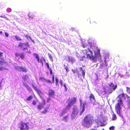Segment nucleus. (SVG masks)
Returning a JSON list of instances; mask_svg holds the SVG:
<instances>
[{
	"instance_id": "nucleus-1",
	"label": "nucleus",
	"mask_w": 130,
	"mask_h": 130,
	"mask_svg": "<svg viewBox=\"0 0 130 130\" xmlns=\"http://www.w3.org/2000/svg\"><path fill=\"white\" fill-rule=\"evenodd\" d=\"M93 117L90 115H86L84 118L82 123V125L84 127L89 128L90 127L93 123Z\"/></svg>"
},
{
	"instance_id": "nucleus-2",
	"label": "nucleus",
	"mask_w": 130,
	"mask_h": 130,
	"mask_svg": "<svg viewBox=\"0 0 130 130\" xmlns=\"http://www.w3.org/2000/svg\"><path fill=\"white\" fill-rule=\"evenodd\" d=\"M83 53L85 54H87V58L89 59L92 62H96L97 61L96 58L98 57L97 56H93V52L89 48L83 51Z\"/></svg>"
},
{
	"instance_id": "nucleus-3",
	"label": "nucleus",
	"mask_w": 130,
	"mask_h": 130,
	"mask_svg": "<svg viewBox=\"0 0 130 130\" xmlns=\"http://www.w3.org/2000/svg\"><path fill=\"white\" fill-rule=\"evenodd\" d=\"M77 101V99L76 97H73L72 98L70 102L68 103L66 107V109H70L71 106L76 103Z\"/></svg>"
},
{
	"instance_id": "nucleus-4",
	"label": "nucleus",
	"mask_w": 130,
	"mask_h": 130,
	"mask_svg": "<svg viewBox=\"0 0 130 130\" xmlns=\"http://www.w3.org/2000/svg\"><path fill=\"white\" fill-rule=\"evenodd\" d=\"M118 102L116 104L115 106V109L116 110L117 113L118 114H120V110L122 108L121 107V105L123 104V102L122 100H118L117 101Z\"/></svg>"
},
{
	"instance_id": "nucleus-5",
	"label": "nucleus",
	"mask_w": 130,
	"mask_h": 130,
	"mask_svg": "<svg viewBox=\"0 0 130 130\" xmlns=\"http://www.w3.org/2000/svg\"><path fill=\"white\" fill-rule=\"evenodd\" d=\"M18 127L21 130H27L29 129L27 123H25L22 121L18 123Z\"/></svg>"
},
{
	"instance_id": "nucleus-6",
	"label": "nucleus",
	"mask_w": 130,
	"mask_h": 130,
	"mask_svg": "<svg viewBox=\"0 0 130 130\" xmlns=\"http://www.w3.org/2000/svg\"><path fill=\"white\" fill-rule=\"evenodd\" d=\"M80 102V107H82V109L79 113V115L81 116L85 110V105H86L87 103L86 102L82 103V101L81 99H79Z\"/></svg>"
},
{
	"instance_id": "nucleus-7",
	"label": "nucleus",
	"mask_w": 130,
	"mask_h": 130,
	"mask_svg": "<svg viewBox=\"0 0 130 130\" xmlns=\"http://www.w3.org/2000/svg\"><path fill=\"white\" fill-rule=\"evenodd\" d=\"M78 112V111L77 107L75 105L74 106L73 108V111L72 114V116H76Z\"/></svg>"
},
{
	"instance_id": "nucleus-8",
	"label": "nucleus",
	"mask_w": 130,
	"mask_h": 130,
	"mask_svg": "<svg viewBox=\"0 0 130 130\" xmlns=\"http://www.w3.org/2000/svg\"><path fill=\"white\" fill-rule=\"evenodd\" d=\"M33 55L37 59V61L39 63H41L42 64V66H43V59H40L38 55L35 53H34Z\"/></svg>"
},
{
	"instance_id": "nucleus-9",
	"label": "nucleus",
	"mask_w": 130,
	"mask_h": 130,
	"mask_svg": "<svg viewBox=\"0 0 130 130\" xmlns=\"http://www.w3.org/2000/svg\"><path fill=\"white\" fill-rule=\"evenodd\" d=\"M109 86L110 87V90L111 92L110 93L112 92L113 91L115 90L117 88V85L115 86L113 83H110L108 84Z\"/></svg>"
},
{
	"instance_id": "nucleus-10",
	"label": "nucleus",
	"mask_w": 130,
	"mask_h": 130,
	"mask_svg": "<svg viewBox=\"0 0 130 130\" xmlns=\"http://www.w3.org/2000/svg\"><path fill=\"white\" fill-rule=\"evenodd\" d=\"M55 92L53 90L50 89L49 90L48 93V95L49 97H53L55 95Z\"/></svg>"
},
{
	"instance_id": "nucleus-11",
	"label": "nucleus",
	"mask_w": 130,
	"mask_h": 130,
	"mask_svg": "<svg viewBox=\"0 0 130 130\" xmlns=\"http://www.w3.org/2000/svg\"><path fill=\"white\" fill-rule=\"evenodd\" d=\"M17 69L18 71H22L25 72H27L26 69L24 67H23L22 66H18L17 68Z\"/></svg>"
},
{
	"instance_id": "nucleus-12",
	"label": "nucleus",
	"mask_w": 130,
	"mask_h": 130,
	"mask_svg": "<svg viewBox=\"0 0 130 130\" xmlns=\"http://www.w3.org/2000/svg\"><path fill=\"white\" fill-rule=\"evenodd\" d=\"M100 50L98 47L96 48V50L94 51V55L95 56H97L98 57L100 58L101 57L100 53Z\"/></svg>"
},
{
	"instance_id": "nucleus-13",
	"label": "nucleus",
	"mask_w": 130,
	"mask_h": 130,
	"mask_svg": "<svg viewBox=\"0 0 130 130\" xmlns=\"http://www.w3.org/2000/svg\"><path fill=\"white\" fill-rule=\"evenodd\" d=\"M24 45L28 47L29 46V45L28 44V42H27L25 43H22L21 42H19L18 45V47L22 48L24 46Z\"/></svg>"
},
{
	"instance_id": "nucleus-14",
	"label": "nucleus",
	"mask_w": 130,
	"mask_h": 130,
	"mask_svg": "<svg viewBox=\"0 0 130 130\" xmlns=\"http://www.w3.org/2000/svg\"><path fill=\"white\" fill-rule=\"evenodd\" d=\"M90 23L93 26H95L98 24L97 22L94 19H89Z\"/></svg>"
},
{
	"instance_id": "nucleus-15",
	"label": "nucleus",
	"mask_w": 130,
	"mask_h": 130,
	"mask_svg": "<svg viewBox=\"0 0 130 130\" xmlns=\"http://www.w3.org/2000/svg\"><path fill=\"white\" fill-rule=\"evenodd\" d=\"M17 57H19L21 59H23L25 58L24 54L22 52L17 53Z\"/></svg>"
},
{
	"instance_id": "nucleus-16",
	"label": "nucleus",
	"mask_w": 130,
	"mask_h": 130,
	"mask_svg": "<svg viewBox=\"0 0 130 130\" xmlns=\"http://www.w3.org/2000/svg\"><path fill=\"white\" fill-rule=\"evenodd\" d=\"M89 99L91 102H94L95 101V99L94 95L91 93L90 95Z\"/></svg>"
},
{
	"instance_id": "nucleus-17",
	"label": "nucleus",
	"mask_w": 130,
	"mask_h": 130,
	"mask_svg": "<svg viewBox=\"0 0 130 130\" xmlns=\"http://www.w3.org/2000/svg\"><path fill=\"white\" fill-rule=\"evenodd\" d=\"M49 108V107H47L45 108L44 110L41 112V113L42 114H44L47 113L48 111Z\"/></svg>"
},
{
	"instance_id": "nucleus-18",
	"label": "nucleus",
	"mask_w": 130,
	"mask_h": 130,
	"mask_svg": "<svg viewBox=\"0 0 130 130\" xmlns=\"http://www.w3.org/2000/svg\"><path fill=\"white\" fill-rule=\"evenodd\" d=\"M33 98V96L32 95H30L28 96L27 98H26L25 100L26 101H29L31 100Z\"/></svg>"
},
{
	"instance_id": "nucleus-19",
	"label": "nucleus",
	"mask_w": 130,
	"mask_h": 130,
	"mask_svg": "<svg viewBox=\"0 0 130 130\" xmlns=\"http://www.w3.org/2000/svg\"><path fill=\"white\" fill-rule=\"evenodd\" d=\"M118 97L119 98V100H120V99L122 100L121 98L123 97L124 98V99H125V95L124 93H123L121 94H120L118 96Z\"/></svg>"
},
{
	"instance_id": "nucleus-20",
	"label": "nucleus",
	"mask_w": 130,
	"mask_h": 130,
	"mask_svg": "<svg viewBox=\"0 0 130 130\" xmlns=\"http://www.w3.org/2000/svg\"><path fill=\"white\" fill-rule=\"evenodd\" d=\"M43 107V106L42 104H40L38 105L37 109L38 110H41Z\"/></svg>"
},
{
	"instance_id": "nucleus-21",
	"label": "nucleus",
	"mask_w": 130,
	"mask_h": 130,
	"mask_svg": "<svg viewBox=\"0 0 130 130\" xmlns=\"http://www.w3.org/2000/svg\"><path fill=\"white\" fill-rule=\"evenodd\" d=\"M80 69L81 71H82V76L83 77V78H84L85 74V72L84 71V70L83 69V68L82 67H80Z\"/></svg>"
},
{
	"instance_id": "nucleus-22",
	"label": "nucleus",
	"mask_w": 130,
	"mask_h": 130,
	"mask_svg": "<svg viewBox=\"0 0 130 130\" xmlns=\"http://www.w3.org/2000/svg\"><path fill=\"white\" fill-rule=\"evenodd\" d=\"M36 92L40 96H41L42 94V92L41 91L38 89L36 91Z\"/></svg>"
},
{
	"instance_id": "nucleus-23",
	"label": "nucleus",
	"mask_w": 130,
	"mask_h": 130,
	"mask_svg": "<svg viewBox=\"0 0 130 130\" xmlns=\"http://www.w3.org/2000/svg\"><path fill=\"white\" fill-rule=\"evenodd\" d=\"M55 85L57 87H58L59 86L58 79L57 78H55Z\"/></svg>"
},
{
	"instance_id": "nucleus-24",
	"label": "nucleus",
	"mask_w": 130,
	"mask_h": 130,
	"mask_svg": "<svg viewBox=\"0 0 130 130\" xmlns=\"http://www.w3.org/2000/svg\"><path fill=\"white\" fill-rule=\"evenodd\" d=\"M68 59L69 61L74 62L75 60L74 58L70 56L68 57Z\"/></svg>"
},
{
	"instance_id": "nucleus-25",
	"label": "nucleus",
	"mask_w": 130,
	"mask_h": 130,
	"mask_svg": "<svg viewBox=\"0 0 130 130\" xmlns=\"http://www.w3.org/2000/svg\"><path fill=\"white\" fill-rule=\"evenodd\" d=\"M46 79L43 77H41L39 78V80L41 82H45L46 80Z\"/></svg>"
},
{
	"instance_id": "nucleus-26",
	"label": "nucleus",
	"mask_w": 130,
	"mask_h": 130,
	"mask_svg": "<svg viewBox=\"0 0 130 130\" xmlns=\"http://www.w3.org/2000/svg\"><path fill=\"white\" fill-rule=\"evenodd\" d=\"M28 79H29V76L27 75H26L23 76V79L24 81H25Z\"/></svg>"
},
{
	"instance_id": "nucleus-27",
	"label": "nucleus",
	"mask_w": 130,
	"mask_h": 130,
	"mask_svg": "<svg viewBox=\"0 0 130 130\" xmlns=\"http://www.w3.org/2000/svg\"><path fill=\"white\" fill-rule=\"evenodd\" d=\"M49 58L50 59L51 61L53 62V59L50 53H48V54Z\"/></svg>"
},
{
	"instance_id": "nucleus-28",
	"label": "nucleus",
	"mask_w": 130,
	"mask_h": 130,
	"mask_svg": "<svg viewBox=\"0 0 130 130\" xmlns=\"http://www.w3.org/2000/svg\"><path fill=\"white\" fill-rule=\"evenodd\" d=\"M69 109H66V108L64 109H63L61 113V115L62 116L63 115L66 113V110H68Z\"/></svg>"
},
{
	"instance_id": "nucleus-29",
	"label": "nucleus",
	"mask_w": 130,
	"mask_h": 130,
	"mask_svg": "<svg viewBox=\"0 0 130 130\" xmlns=\"http://www.w3.org/2000/svg\"><path fill=\"white\" fill-rule=\"evenodd\" d=\"M32 88L35 91H36L38 89L37 87H36L33 84H32Z\"/></svg>"
},
{
	"instance_id": "nucleus-30",
	"label": "nucleus",
	"mask_w": 130,
	"mask_h": 130,
	"mask_svg": "<svg viewBox=\"0 0 130 130\" xmlns=\"http://www.w3.org/2000/svg\"><path fill=\"white\" fill-rule=\"evenodd\" d=\"M116 119V115L114 113L112 115V120H115Z\"/></svg>"
},
{
	"instance_id": "nucleus-31",
	"label": "nucleus",
	"mask_w": 130,
	"mask_h": 130,
	"mask_svg": "<svg viewBox=\"0 0 130 130\" xmlns=\"http://www.w3.org/2000/svg\"><path fill=\"white\" fill-rule=\"evenodd\" d=\"M26 87L27 88V89L29 91H31L32 90L31 88L27 84H26L25 85Z\"/></svg>"
},
{
	"instance_id": "nucleus-32",
	"label": "nucleus",
	"mask_w": 130,
	"mask_h": 130,
	"mask_svg": "<svg viewBox=\"0 0 130 130\" xmlns=\"http://www.w3.org/2000/svg\"><path fill=\"white\" fill-rule=\"evenodd\" d=\"M68 115L65 116L63 118H62V120L65 121H67V119L68 118Z\"/></svg>"
},
{
	"instance_id": "nucleus-33",
	"label": "nucleus",
	"mask_w": 130,
	"mask_h": 130,
	"mask_svg": "<svg viewBox=\"0 0 130 130\" xmlns=\"http://www.w3.org/2000/svg\"><path fill=\"white\" fill-rule=\"evenodd\" d=\"M128 100L127 101V102L128 103V106L130 108V97L129 96L128 97Z\"/></svg>"
},
{
	"instance_id": "nucleus-34",
	"label": "nucleus",
	"mask_w": 130,
	"mask_h": 130,
	"mask_svg": "<svg viewBox=\"0 0 130 130\" xmlns=\"http://www.w3.org/2000/svg\"><path fill=\"white\" fill-rule=\"evenodd\" d=\"M7 63V62L5 61L4 60L1 61L0 60V64H1V65H2L3 64H5Z\"/></svg>"
},
{
	"instance_id": "nucleus-35",
	"label": "nucleus",
	"mask_w": 130,
	"mask_h": 130,
	"mask_svg": "<svg viewBox=\"0 0 130 130\" xmlns=\"http://www.w3.org/2000/svg\"><path fill=\"white\" fill-rule=\"evenodd\" d=\"M126 91L129 94H130V88L128 87H126Z\"/></svg>"
},
{
	"instance_id": "nucleus-36",
	"label": "nucleus",
	"mask_w": 130,
	"mask_h": 130,
	"mask_svg": "<svg viewBox=\"0 0 130 130\" xmlns=\"http://www.w3.org/2000/svg\"><path fill=\"white\" fill-rule=\"evenodd\" d=\"M82 47L84 48H89L88 45L87 44H83L82 45ZM88 48H87V49Z\"/></svg>"
},
{
	"instance_id": "nucleus-37",
	"label": "nucleus",
	"mask_w": 130,
	"mask_h": 130,
	"mask_svg": "<svg viewBox=\"0 0 130 130\" xmlns=\"http://www.w3.org/2000/svg\"><path fill=\"white\" fill-rule=\"evenodd\" d=\"M28 16L29 18H30L31 19H33L35 17V16L33 15H31L30 14H29L28 15Z\"/></svg>"
},
{
	"instance_id": "nucleus-38",
	"label": "nucleus",
	"mask_w": 130,
	"mask_h": 130,
	"mask_svg": "<svg viewBox=\"0 0 130 130\" xmlns=\"http://www.w3.org/2000/svg\"><path fill=\"white\" fill-rule=\"evenodd\" d=\"M115 128V127L113 126H110L109 127V129L110 130H114Z\"/></svg>"
},
{
	"instance_id": "nucleus-39",
	"label": "nucleus",
	"mask_w": 130,
	"mask_h": 130,
	"mask_svg": "<svg viewBox=\"0 0 130 130\" xmlns=\"http://www.w3.org/2000/svg\"><path fill=\"white\" fill-rule=\"evenodd\" d=\"M45 64H46V65L47 66V67L49 70L51 69V68H50V66H49V63H48L46 62Z\"/></svg>"
},
{
	"instance_id": "nucleus-40",
	"label": "nucleus",
	"mask_w": 130,
	"mask_h": 130,
	"mask_svg": "<svg viewBox=\"0 0 130 130\" xmlns=\"http://www.w3.org/2000/svg\"><path fill=\"white\" fill-rule=\"evenodd\" d=\"M102 68H103V67H106L107 66V65L106 64V62H105L104 64L102 63Z\"/></svg>"
},
{
	"instance_id": "nucleus-41",
	"label": "nucleus",
	"mask_w": 130,
	"mask_h": 130,
	"mask_svg": "<svg viewBox=\"0 0 130 130\" xmlns=\"http://www.w3.org/2000/svg\"><path fill=\"white\" fill-rule=\"evenodd\" d=\"M7 11L8 12H10L11 11V9L10 8H8L7 9Z\"/></svg>"
},
{
	"instance_id": "nucleus-42",
	"label": "nucleus",
	"mask_w": 130,
	"mask_h": 130,
	"mask_svg": "<svg viewBox=\"0 0 130 130\" xmlns=\"http://www.w3.org/2000/svg\"><path fill=\"white\" fill-rule=\"evenodd\" d=\"M45 82H47V83H51V81L49 80V79H46V80L45 81Z\"/></svg>"
},
{
	"instance_id": "nucleus-43",
	"label": "nucleus",
	"mask_w": 130,
	"mask_h": 130,
	"mask_svg": "<svg viewBox=\"0 0 130 130\" xmlns=\"http://www.w3.org/2000/svg\"><path fill=\"white\" fill-rule=\"evenodd\" d=\"M52 83H54V74H53V76H52Z\"/></svg>"
},
{
	"instance_id": "nucleus-44",
	"label": "nucleus",
	"mask_w": 130,
	"mask_h": 130,
	"mask_svg": "<svg viewBox=\"0 0 130 130\" xmlns=\"http://www.w3.org/2000/svg\"><path fill=\"white\" fill-rule=\"evenodd\" d=\"M65 69L67 72H68L69 71L68 68V67L66 66L65 67Z\"/></svg>"
},
{
	"instance_id": "nucleus-45",
	"label": "nucleus",
	"mask_w": 130,
	"mask_h": 130,
	"mask_svg": "<svg viewBox=\"0 0 130 130\" xmlns=\"http://www.w3.org/2000/svg\"><path fill=\"white\" fill-rule=\"evenodd\" d=\"M32 104L34 105H35L36 104V101L33 100L32 102Z\"/></svg>"
},
{
	"instance_id": "nucleus-46",
	"label": "nucleus",
	"mask_w": 130,
	"mask_h": 130,
	"mask_svg": "<svg viewBox=\"0 0 130 130\" xmlns=\"http://www.w3.org/2000/svg\"><path fill=\"white\" fill-rule=\"evenodd\" d=\"M62 82H63L62 80L61 79H60V83L61 86H63Z\"/></svg>"
},
{
	"instance_id": "nucleus-47",
	"label": "nucleus",
	"mask_w": 130,
	"mask_h": 130,
	"mask_svg": "<svg viewBox=\"0 0 130 130\" xmlns=\"http://www.w3.org/2000/svg\"><path fill=\"white\" fill-rule=\"evenodd\" d=\"M63 86H64V88H65V90L66 91H67V88L66 87V84H64L63 85Z\"/></svg>"
},
{
	"instance_id": "nucleus-48",
	"label": "nucleus",
	"mask_w": 130,
	"mask_h": 130,
	"mask_svg": "<svg viewBox=\"0 0 130 130\" xmlns=\"http://www.w3.org/2000/svg\"><path fill=\"white\" fill-rule=\"evenodd\" d=\"M86 59V57L85 56H83L81 59V60L83 61Z\"/></svg>"
},
{
	"instance_id": "nucleus-49",
	"label": "nucleus",
	"mask_w": 130,
	"mask_h": 130,
	"mask_svg": "<svg viewBox=\"0 0 130 130\" xmlns=\"http://www.w3.org/2000/svg\"><path fill=\"white\" fill-rule=\"evenodd\" d=\"M0 17H1L2 18H5L7 19V18L5 16V15H1V16H0Z\"/></svg>"
},
{
	"instance_id": "nucleus-50",
	"label": "nucleus",
	"mask_w": 130,
	"mask_h": 130,
	"mask_svg": "<svg viewBox=\"0 0 130 130\" xmlns=\"http://www.w3.org/2000/svg\"><path fill=\"white\" fill-rule=\"evenodd\" d=\"M23 50L24 51L25 50H28V48L27 47H24L23 48Z\"/></svg>"
},
{
	"instance_id": "nucleus-51",
	"label": "nucleus",
	"mask_w": 130,
	"mask_h": 130,
	"mask_svg": "<svg viewBox=\"0 0 130 130\" xmlns=\"http://www.w3.org/2000/svg\"><path fill=\"white\" fill-rule=\"evenodd\" d=\"M50 71V74L51 75H52V71L51 69H50L49 70Z\"/></svg>"
},
{
	"instance_id": "nucleus-52",
	"label": "nucleus",
	"mask_w": 130,
	"mask_h": 130,
	"mask_svg": "<svg viewBox=\"0 0 130 130\" xmlns=\"http://www.w3.org/2000/svg\"><path fill=\"white\" fill-rule=\"evenodd\" d=\"M5 69L3 67H0V71H3L4 69Z\"/></svg>"
},
{
	"instance_id": "nucleus-53",
	"label": "nucleus",
	"mask_w": 130,
	"mask_h": 130,
	"mask_svg": "<svg viewBox=\"0 0 130 130\" xmlns=\"http://www.w3.org/2000/svg\"><path fill=\"white\" fill-rule=\"evenodd\" d=\"M3 53L2 52H0V57L3 56Z\"/></svg>"
},
{
	"instance_id": "nucleus-54",
	"label": "nucleus",
	"mask_w": 130,
	"mask_h": 130,
	"mask_svg": "<svg viewBox=\"0 0 130 130\" xmlns=\"http://www.w3.org/2000/svg\"><path fill=\"white\" fill-rule=\"evenodd\" d=\"M5 35L6 36V37H8L9 35L6 32H5Z\"/></svg>"
},
{
	"instance_id": "nucleus-55",
	"label": "nucleus",
	"mask_w": 130,
	"mask_h": 130,
	"mask_svg": "<svg viewBox=\"0 0 130 130\" xmlns=\"http://www.w3.org/2000/svg\"><path fill=\"white\" fill-rule=\"evenodd\" d=\"M17 40H21V39L18 37H17Z\"/></svg>"
},
{
	"instance_id": "nucleus-56",
	"label": "nucleus",
	"mask_w": 130,
	"mask_h": 130,
	"mask_svg": "<svg viewBox=\"0 0 130 130\" xmlns=\"http://www.w3.org/2000/svg\"><path fill=\"white\" fill-rule=\"evenodd\" d=\"M72 71L73 73L74 74L76 72V71L75 70H73V69H72Z\"/></svg>"
},
{
	"instance_id": "nucleus-57",
	"label": "nucleus",
	"mask_w": 130,
	"mask_h": 130,
	"mask_svg": "<svg viewBox=\"0 0 130 130\" xmlns=\"http://www.w3.org/2000/svg\"><path fill=\"white\" fill-rule=\"evenodd\" d=\"M43 101V105H44L46 103H45V100H44Z\"/></svg>"
},
{
	"instance_id": "nucleus-58",
	"label": "nucleus",
	"mask_w": 130,
	"mask_h": 130,
	"mask_svg": "<svg viewBox=\"0 0 130 130\" xmlns=\"http://www.w3.org/2000/svg\"><path fill=\"white\" fill-rule=\"evenodd\" d=\"M42 59L43 60V61H44V62H46V60H45V58H44L43 57L42 58Z\"/></svg>"
},
{
	"instance_id": "nucleus-59",
	"label": "nucleus",
	"mask_w": 130,
	"mask_h": 130,
	"mask_svg": "<svg viewBox=\"0 0 130 130\" xmlns=\"http://www.w3.org/2000/svg\"><path fill=\"white\" fill-rule=\"evenodd\" d=\"M51 129V128H47V129H46V130H50V129Z\"/></svg>"
},
{
	"instance_id": "nucleus-60",
	"label": "nucleus",
	"mask_w": 130,
	"mask_h": 130,
	"mask_svg": "<svg viewBox=\"0 0 130 130\" xmlns=\"http://www.w3.org/2000/svg\"><path fill=\"white\" fill-rule=\"evenodd\" d=\"M50 100V99H47V102H49V101Z\"/></svg>"
},
{
	"instance_id": "nucleus-61",
	"label": "nucleus",
	"mask_w": 130,
	"mask_h": 130,
	"mask_svg": "<svg viewBox=\"0 0 130 130\" xmlns=\"http://www.w3.org/2000/svg\"><path fill=\"white\" fill-rule=\"evenodd\" d=\"M3 7H2V6L1 5H0V8H2Z\"/></svg>"
},
{
	"instance_id": "nucleus-62",
	"label": "nucleus",
	"mask_w": 130,
	"mask_h": 130,
	"mask_svg": "<svg viewBox=\"0 0 130 130\" xmlns=\"http://www.w3.org/2000/svg\"><path fill=\"white\" fill-rule=\"evenodd\" d=\"M2 31H0V34H2Z\"/></svg>"
},
{
	"instance_id": "nucleus-63",
	"label": "nucleus",
	"mask_w": 130,
	"mask_h": 130,
	"mask_svg": "<svg viewBox=\"0 0 130 130\" xmlns=\"http://www.w3.org/2000/svg\"><path fill=\"white\" fill-rule=\"evenodd\" d=\"M1 84H2V83H1V82H0V88L1 87Z\"/></svg>"
},
{
	"instance_id": "nucleus-64",
	"label": "nucleus",
	"mask_w": 130,
	"mask_h": 130,
	"mask_svg": "<svg viewBox=\"0 0 130 130\" xmlns=\"http://www.w3.org/2000/svg\"><path fill=\"white\" fill-rule=\"evenodd\" d=\"M92 130H96V129H92Z\"/></svg>"
}]
</instances>
